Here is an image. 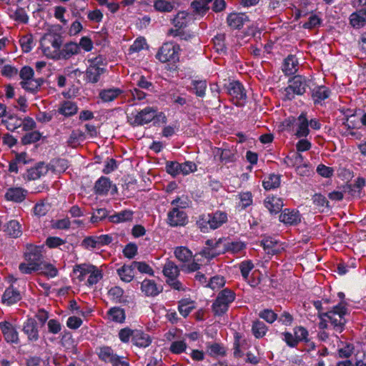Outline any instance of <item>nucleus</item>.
Wrapping results in <instances>:
<instances>
[{
  "mask_svg": "<svg viewBox=\"0 0 366 366\" xmlns=\"http://www.w3.org/2000/svg\"><path fill=\"white\" fill-rule=\"evenodd\" d=\"M62 37L59 34L49 31L41 39L42 53L52 59H69L80 52L79 45L74 41L64 44L62 47Z\"/></svg>",
  "mask_w": 366,
  "mask_h": 366,
  "instance_id": "f257e3e1",
  "label": "nucleus"
},
{
  "mask_svg": "<svg viewBox=\"0 0 366 366\" xmlns=\"http://www.w3.org/2000/svg\"><path fill=\"white\" fill-rule=\"evenodd\" d=\"M153 120L155 123L165 124L167 117L163 112H158L157 109L153 107H147L127 115V122L133 127L143 126Z\"/></svg>",
  "mask_w": 366,
  "mask_h": 366,
  "instance_id": "f03ea898",
  "label": "nucleus"
},
{
  "mask_svg": "<svg viewBox=\"0 0 366 366\" xmlns=\"http://www.w3.org/2000/svg\"><path fill=\"white\" fill-rule=\"evenodd\" d=\"M25 261L19 266L23 274H31L41 269L40 266L44 262L41 247L28 245L24 253Z\"/></svg>",
  "mask_w": 366,
  "mask_h": 366,
  "instance_id": "7ed1b4c3",
  "label": "nucleus"
},
{
  "mask_svg": "<svg viewBox=\"0 0 366 366\" xmlns=\"http://www.w3.org/2000/svg\"><path fill=\"white\" fill-rule=\"evenodd\" d=\"M227 214L223 211H216L212 213L202 215L197 224L203 232H207L208 229H216L227 222Z\"/></svg>",
  "mask_w": 366,
  "mask_h": 366,
  "instance_id": "20e7f679",
  "label": "nucleus"
},
{
  "mask_svg": "<svg viewBox=\"0 0 366 366\" xmlns=\"http://www.w3.org/2000/svg\"><path fill=\"white\" fill-rule=\"evenodd\" d=\"M74 272L77 274L79 281H83L88 276L87 285H94L97 284L103 277V273L97 267L90 264H77L74 268Z\"/></svg>",
  "mask_w": 366,
  "mask_h": 366,
  "instance_id": "39448f33",
  "label": "nucleus"
},
{
  "mask_svg": "<svg viewBox=\"0 0 366 366\" xmlns=\"http://www.w3.org/2000/svg\"><path fill=\"white\" fill-rule=\"evenodd\" d=\"M347 309L344 302H340L339 305L335 306L332 310L327 312L320 314V319L326 317L333 328L338 332H341L345 324V315Z\"/></svg>",
  "mask_w": 366,
  "mask_h": 366,
  "instance_id": "423d86ee",
  "label": "nucleus"
},
{
  "mask_svg": "<svg viewBox=\"0 0 366 366\" xmlns=\"http://www.w3.org/2000/svg\"><path fill=\"white\" fill-rule=\"evenodd\" d=\"M234 299L235 294L232 290L228 289L222 290L212 304V310L214 315H222L224 314Z\"/></svg>",
  "mask_w": 366,
  "mask_h": 366,
  "instance_id": "0eeeda50",
  "label": "nucleus"
},
{
  "mask_svg": "<svg viewBox=\"0 0 366 366\" xmlns=\"http://www.w3.org/2000/svg\"><path fill=\"white\" fill-rule=\"evenodd\" d=\"M179 46L171 42L164 43L159 49L156 57L161 62H175L179 60Z\"/></svg>",
  "mask_w": 366,
  "mask_h": 366,
  "instance_id": "6e6552de",
  "label": "nucleus"
},
{
  "mask_svg": "<svg viewBox=\"0 0 366 366\" xmlns=\"http://www.w3.org/2000/svg\"><path fill=\"white\" fill-rule=\"evenodd\" d=\"M167 172L172 176L179 174L187 175L197 170L196 164L192 162L179 163L177 162H168L166 164Z\"/></svg>",
  "mask_w": 366,
  "mask_h": 366,
  "instance_id": "1a4fd4ad",
  "label": "nucleus"
},
{
  "mask_svg": "<svg viewBox=\"0 0 366 366\" xmlns=\"http://www.w3.org/2000/svg\"><path fill=\"white\" fill-rule=\"evenodd\" d=\"M187 222V215L182 208L174 207L167 213V223L171 227L184 226Z\"/></svg>",
  "mask_w": 366,
  "mask_h": 366,
  "instance_id": "9d476101",
  "label": "nucleus"
},
{
  "mask_svg": "<svg viewBox=\"0 0 366 366\" xmlns=\"http://www.w3.org/2000/svg\"><path fill=\"white\" fill-rule=\"evenodd\" d=\"M308 86L306 79L302 76H295L290 81V84L285 92L288 95V99H292L293 97H290V92L297 95H302L306 92V89Z\"/></svg>",
  "mask_w": 366,
  "mask_h": 366,
  "instance_id": "9b49d317",
  "label": "nucleus"
},
{
  "mask_svg": "<svg viewBox=\"0 0 366 366\" xmlns=\"http://www.w3.org/2000/svg\"><path fill=\"white\" fill-rule=\"evenodd\" d=\"M0 330L7 342L17 344L19 342V334L14 326L9 322H0Z\"/></svg>",
  "mask_w": 366,
  "mask_h": 366,
  "instance_id": "f8f14e48",
  "label": "nucleus"
},
{
  "mask_svg": "<svg viewBox=\"0 0 366 366\" xmlns=\"http://www.w3.org/2000/svg\"><path fill=\"white\" fill-rule=\"evenodd\" d=\"M226 89L228 94L237 101L244 100L247 97L243 86L237 81L229 82L226 86Z\"/></svg>",
  "mask_w": 366,
  "mask_h": 366,
  "instance_id": "ddd939ff",
  "label": "nucleus"
},
{
  "mask_svg": "<svg viewBox=\"0 0 366 366\" xmlns=\"http://www.w3.org/2000/svg\"><path fill=\"white\" fill-rule=\"evenodd\" d=\"M140 290L146 297H155L162 292V287L152 280L145 279L141 283Z\"/></svg>",
  "mask_w": 366,
  "mask_h": 366,
  "instance_id": "4468645a",
  "label": "nucleus"
},
{
  "mask_svg": "<svg viewBox=\"0 0 366 366\" xmlns=\"http://www.w3.org/2000/svg\"><path fill=\"white\" fill-rule=\"evenodd\" d=\"M28 194V191L21 187H10L6 189L4 197L7 201L14 202H23Z\"/></svg>",
  "mask_w": 366,
  "mask_h": 366,
  "instance_id": "2eb2a0df",
  "label": "nucleus"
},
{
  "mask_svg": "<svg viewBox=\"0 0 366 366\" xmlns=\"http://www.w3.org/2000/svg\"><path fill=\"white\" fill-rule=\"evenodd\" d=\"M280 221L285 224H297L301 221V216L298 211L285 209L280 215Z\"/></svg>",
  "mask_w": 366,
  "mask_h": 366,
  "instance_id": "dca6fc26",
  "label": "nucleus"
},
{
  "mask_svg": "<svg viewBox=\"0 0 366 366\" xmlns=\"http://www.w3.org/2000/svg\"><path fill=\"white\" fill-rule=\"evenodd\" d=\"M227 21L230 27L237 29L249 21V17L245 13H231L228 15Z\"/></svg>",
  "mask_w": 366,
  "mask_h": 366,
  "instance_id": "f3484780",
  "label": "nucleus"
},
{
  "mask_svg": "<svg viewBox=\"0 0 366 366\" xmlns=\"http://www.w3.org/2000/svg\"><path fill=\"white\" fill-rule=\"evenodd\" d=\"M132 343L138 347H147L152 343L151 337L141 330H134Z\"/></svg>",
  "mask_w": 366,
  "mask_h": 366,
  "instance_id": "a211bd4d",
  "label": "nucleus"
},
{
  "mask_svg": "<svg viewBox=\"0 0 366 366\" xmlns=\"http://www.w3.org/2000/svg\"><path fill=\"white\" fill-rule=\"evenodd\" d=\"M23 332L26 335L29 341L36 342L39 339V330L36 322L32 319L27 320L23 326Z\"/></svg>",
  "mask_w": 366,
  "mask_h": 366,
  "instance_id": "6ab92c4d",
  "label": "nucleus"
},
{
  "mask_svg": "<svg viewBox=\"0 0 366 366\" xmlns=\"http://www.w3.org/2000/svg\"><path fill=\"white\" fill-rule=\"evenodd\" d=\"M264 204L271 214L278 213L284 205L282 199L276 196L267 197Z\"/></svg>",
  "mask_w": 366,
  "mask_h": 366,
  "instance_id": "aec40b11",
  "label": "nucleus"
},
{
  "mask_svg": "<svg viewBox=\"0 0 366 366\" xmlns=\"http://www.w3.org/2000/svg\"><path fill=\"white\" fill-rule=\"evenodd\" d=\"M297 129L296 136L298 137H305L309 134V122L307 119L306 114H301L297 119L296 122Z\"/></svg>",
  "mask_w": 366,
  "mask_h": 366,
  "instance_id": "412c9836",
  "label": "nucleus"
},
{
  "mask_svg": "<svg viewBox=\"0 0 366 366\" xmlns=\"http://www.w3.org/2000/svg\"><path fill=\"white\" fill-rule=\"evenodd\" d=\"M297 59L293 55H289L284 61L282 71L287 76L295 74L298 70Z\"/></svg>",
  "mask_w": 366,
  "mask_h": 366,
  "instance_id": "4be33fe9",
  "label": "nucleus"
},
{
  "mask_svg": "<svg viewBox=\"0 0 366 366\" xmlns=\"http://www.w3.org/2000/svg\"><path fill=\"white\" fill-rule=\"evenodd\" d=\"M21 300L20 292L13 287L7 288L3 294L2 302L6 305H11Z\"/></svg>",
  "mask_w": 366,
  "mask_h": 366,
  "instance_id": "5701e85b",
  "label": "nucleus"
},
{
  "mask_svg": "<svg viewBox=\"0 0 366 366\" xmlns=\"http://www.w3.org/2000/svg\"><path fill=\"white\" fill-rule=\"evenodd\" d=\"M134 269L133 262L130 265L124 264L117 269V274L122 281L130 282L134 277Z\"/></svg>",
  "mask_w": 366,
  "mask_h": 366,
  "instance_id": "b1692460",
  "label": "nucleus"
},
{
  "mask_svg": "<svg viewBox=\"0 0 366 366\" xmlns=\"http://www.w3.org/2000/svg\"><path fill=\"white\" fill-rule=\"evenodd\" d=\"M107 317L111 321L123 323L126 319L125 311L119 307H114L108 310Z\"/></svg>",
  "mask_w": 366,
  "mask_h": 366,
  "instance_id": "393cba45",
  "label": "nucleus"
},
{
  "mask_svg": "<svg viewBox=\"0 0 366 366\" xmlns=\"http://www.w3.org/2000/svg\"><path fill=\"white\" fill-rule=\"evenodd\" d=\"M1 122L2 124L6 126V129L11 132L21 127L23 124L22 119L15 114L7 115Z\"/></svg>",
  "mask_w": 366,
  "mask_h": 366,
  "instance_id": "a878e982",
  "label": "nucleus"
},
{
  "mask_svg": "<svg viewBox=\"0 0 366 366\" xmlns=\"http://www.w3.org/2000/svg\"><path fill=\"white\" fill-rule=\"evenodd\" d=\"M97 355L98 357L104 362L111 363L114 361L116 354L114 352L112 347L108 346L100 347L97 349Z\"/></svg>",
  "mask_w": 366,
  "mask_h": 366,
  "instance_id": "bb28decb",
  "label": "nucleus"
},
{
  "mask_svg": "<svg viewBox=\"0 0 366 366\" xmlns=\"http://www.w3.org/2000/svg\"><path fill=\"white\" fill-rule=\"evenodd\" d=\"M176 2L169 0H155L154 1V8L156 11L162 13H169L174 9Z\"/></svg>",
  "mask_w": 366,
  "mask_h": 366,
  "instance_id": "cd10ccee",
  "label": "nucleus"
},
{
  "mask_svg": "<svg viewBox=\"0 0 366 366\" xmlns=\"http://www.w3.org/2000/svg\"><path fill=\"white\" fill-rule=\"evenodd\" d=\"M281 182V176L276 174H270L265 177L262 185L266 190L276 189L280 187Z\"/></svg>",
  "mask_w": 366,
  "mask_h": 366,
  "instance_id": "c85d7f7f",
  "label": "nucleus"
},
{
  "mask_svg": "<svg viewBox=\"0 0 366 366\" xmlns=\"http://www.w3.org/2000/svg\"><path fill=\"white\" fill-rule=\"evenodd\" d=\"M103 72V68L99 67L96 64H92L86 69V80L91 83H97Z\"/></svg>",
  "mask_w": 366,
  "mask_h": 366,
  "instance_id": "c756f323",
  "label": "nucleus"
},
{
  "mask_svg": "<svg viewBox=\"0 0 366 366\" xmlns=\"http://www.w3.org/2000/svg\"><path fill=\"white\" fill-rule=\"evenodd\" d=\"M47 169L44 164H39L36 167L28 169L24 178L28 180H35L44 175Z\"/></svg>",
  "mask_w": 366,
  "mask_h": 366,
  "instance_id": "7c9ffc66",
  "label": "nucleus"
},
{
  "mask_svg": "<svg viewBox=\"0 0 366 366\" xmlns=\"http://www.w3.org/2000/svg\"><path fill=\"white\" fill-rule=\"evenodd\" d=\"M350 23L352 27L360 29L366 24V19L362 9L352 13L350 16Z\"/></svg>",
  "mask_w": 366,
  "mask_h": 366,
  "instance_id": "2f4dec72",
  "label": "nucleus"
},
{
  "mask_svg": "<svg viewBox=\"0 0 366 366\" xmlns=\"http://www.w3.org/2000/svg\"><path fill=\"white\" fill-rule=\"evenodd\" d=\"M284 163L290 167H297L304 162L303 156L297 152H290L283 160Z\"/></svg>",
  "mask_w": 366,
  "mask_h": 366,
  "instance_id": "473e14b6",
  "label": "nucleus"
},
{
  "mask_svg": "<svg viewBox=\"0 0 366 366\" xmlns=\"http://www.w3.org/2000/svg\"><path fill=\"white\" fill-rule=\"evenodd\" d=\"M330 96V90L324 86H317L313 89L312 97L315 103H319L326 99Z\"/></svg>",
  "mask_w": 366,
  "mask_h": 366,
  "instance_id": "72a5a7b5",
  "label": "nucleus"
},
{
  "mask_svg": "<svg viewBox=\"0 0 366 366\" xmlns=\"http://www.w3.org/2000/svg\"><path fill=\"white\" fill-rule=\"evenodd\" d=\"M264 250L267 254H274L279 252L280 249V245L278 242L272 237H267L262 242Z\"/></svg>",
  "mask_w": 366,
  "mask_h": 366,
  "instance_id": "f704fd0d",
  "label": "nucleus"
},
{
  "mask_svg": "<svg viewBox=\"0 0 366 366\" xmlns=\"http://www.w3.org/2000/svg\"><path fill=\"white\" fill-rule=\"evenodd\" d=\"M122 93V91L118 88H109L104 89L99 93V97L104 102H109L114 100Z\"/></svg>",
  "mask_w": 366,
  "mask_h": 366,
  "instance_id": "c9c22d12",
  "label": "nucleus"
},
{
  "mask_svg": "<svg viewBox=\"0 0 366 366\" xmlns=\"http://www.w3.org/2000/svg\"><path fill=\"white\" fill-rule=\"evenodd\" d=\"M163 274L167 280L177 277L179 274L178 267L172 261H167L163 267Z\"/></svg>",
  "mask_w": 366,
  "mask_h": 366,
  "instance_id": "e433bc0d",
  "label": "nucleus"
},
{
  "mask_svg": "<svg viewBox=\"0 0 366 366\" xmlns=\"http://www.w3.org/2000/svg\"><path fill=\"white\" fill-rule=\"evenodd\" d=\"M43 83V80L41 78L31 79L25 81H21L20 84L23 89L27 92L35 93L39 91L40 86Z\"/></svg>",
  "mask_w": 366,
  "mask_h": 366,
  "instance_id": "4c0bfd02",
  "label": "nucleus"
},
{
  "mask_svg": "<svg viewBox=\"0 0 366 366\" xmlns=\"http://www.w3.org/2000/svg\"><path fill=\"white\" fill-rule=\"evenodd\" d=\"M224 247L225 253L237 254L245 248V244L241 241H232L225 238Z\"/></svg>",
  "mask_w": 366,
  "mask_h": 366,
  "instance_id": "58836bf2",
  "label": "nucleus"
},
{
  "mask_svg": "<svg viewBox=\"0 0 366 366\" xmlns=\"http://www.w3.org/2000/svg\"><path fill=\"white\" fill-rule=\"evenodd\" d=\"M58 112L66 117L72 116L77 112V106L74 102L65 101L59 107Z\"/></svg>",
  "mask_w": 366,
  "mask_h": 366,
  "instance_id": "ea45409f",
  "label": "nucleus"
},
{
  "mask_svg": "<svg viewBox=\"0 0 366 366\" xmlns=\"http://www.w3.org/2000/svg\"><path fill=\"white\" fill-rule=\"evenodd\" d=\"M112 183L109 178L105 177H100L95 184L96 193L99 194H107L111 188Z\"/></svg>",
  "mask_w": 366,
  "mask_h": 366,
  "instance_id": "a19ab883",
  "label": "nucleus"
},
{
  "mask_svg": "<svg viewBox=\"0 0 366 366\" xmlns=\"http://www.w3.org/2000/svg\"><path fill=\"white\" fill-rule=\"evenodd\" d=\"M225 238H219V239H207L206 241V246L211 247L214 252H217L218 255L225 253L224 247Z\"/></svg>",
  "mask_w": 366,
  "mask_h": 366,
  "instance_id": "79ce46f5",
  "label": "nucleus"
},
{
  "mask_svg": "<svg viewBox=\"0 0 366 366\" xmlns=\"http://www.w3.org/2000/svg\"><path fill=\"white\" fill-rule=\"evenodd\" d=\"M174 255L182 262H188L193 257L192 252L185 247H177L174 250Z\"/></svg>",
  "mask_w": 366,
  "mask_h": 366,
  "instance_id": "37998d69",
  "label": "nucleus"
},
{
  "mask_svg": "<svg viewBox=\"0 0 366 366\" xmlns=\"http://www.w3.org/2000/svg\"><path fill=\"white\" fill-rule=\"evenodd\" d=\"M194 302L189 299H183L179 302V312L184 317H187L194 309Z\"/></svg>",
  "mask_w": 366,
  "mask_h": 366,
  "instance_id": "c03bdc74",
  "label": "nucleus"
},
{
  "mask_svg": "<svg viewBox=\"0 0 366 366\" xmlns=\"http://www.w3.org/2000/svg\"><path fill=\"white\" fill-rule=\"evenodd\" d=\"M133 213L129 210L122 211L116 214L109 216V221L114 223H119L132 219Z\"/></svg>",
  "mask_w": 366,
  "mask_h": 366,
  "instance_id": "a18cd8bd",
  "label": "nucleus"
},
{
  "mask_svg": "<svg viewBox=\"0 0 366 366\" xmlns=\"http://www.w3.org/2000/svg\"><path fill=\"white\" fill-rule=\"evenodd\" d=\"M237 198L239 200L238 208L240 209H244L252 204V195L249 192L239 193Z\"/></svg>",
  "mask_w": 366,
  "mask_h": 366,
  "instance_id": "49530a36",
  "label": "nucleus"
},
{
  "mask_svg": "<svg viewBox=\"0 0 366 366\" xmlns=\"http://www.w3.org/2000/svg\"><path fill=\"white\" fill-rule=\"evenodd\" d=\"M7 234L14 238L21 234V225L16 220H11L6 226Z\"/></svg>",
  "mask_w": 366,
  "mask_h": 366,
  "instance_id": "de8ad7c7",
  "label": "nucleus"
},
{
  "mask_svg": "<svg viewBox=\"0 0 366 366\" xmlns=\"http://www.w3.org/2000/svg\"><path fill=\"white\" fill-rule=\"evenodd\" d=\"M40 267L41 269H39L38 272H40L48 277H54L58 274L57 269L53 264L44 261L42 262Z\"/></svg>",
  "mask_w": 366,
  "mask_h": 366,
  "instance_id": "09e8293b",
  "label": "nucleus"
},
{
  "mask_svg": "<svg viewBox=\"0 0 366 366\" xmlns=\"http://www.w3.org/2000/svg\"><path fill=\"white\" fill-rule=\"evenodd\" d=\"M188 14L185 11H179L172 20L174 26L178 29L186 26L187 24Z\"/></svg>",
  "mask_w": 366,
  "mask_h": 366,
  "instance_id": "8fccbe9b",
  "label": "nucleus"
},
{
  "mask_svg": "<svg viewBox=\"0 0 366 366\" xmlns=\"http://www.w3.org/2000/svg\"><path fill=\"white\" fill-rule=\"evenodd\" d=\"M134 269H137L142 274H147L150 276H154V272L153 269L144 262H133Z\"/></svg>",
  "mask_w": 366,
  "mask_h": 366,
  "instance_id": "3c124183",
  "label": "nucleus"
},
{
  "mask_svg": "<svg viewBox=\"0 0 366 366\" xmlns=\"http://www.w3.org/2000/svg\"><path fill=\"white\" fill-rule=\"evenodd\" d=\"M252 330L257 338H260L265 335L267 327L264 322L257 321L253 323Z\"/></svg>",
  "mask_w": 366,
  "mask_h": 366,
  "instance_id": "603ef678",
  "label": "nucleus"
},
{
  "mask_svg": "<svg viewBox=\"0 0 366 366\" xmlns=\"http://www.w3.org/2000/svg\"><path fill=\"white\" fill-rule=\"evenodd\" d=\"M214 155L216 157L219 156V159L222 162H224L225 163L232 162L233 160V154L229 149L216 148L214 151Z\"/></svg>",
  "mask_w": 366,
  "mask_h": 366,
  "instance_id": "864d4df0",
  "label": "nucleus"
},
{
  "mask_svg": "<svg viewBox=\"0 0 366 366\" xmlns=\"http://www.w3.org/2000/svg\"><path fill=\"white\" fill-rule=\"evenodd\" d=\"M41 134L38 131H33L26 134L21 138V142L23 144H29L36 142L41 139Z\"/></svg>",
  "mask_w": 366,
  "mask_h": 366,
  "instance_id": "5fc2aeb1",
  "label": "nucleus"
},
{
  "mask_svg": "<svg viewBox=\"0 0 366 366\" xmlns=\"http://www.w3.org/2000/svg\"><path fill=\"white\" fill-rule=\"evenodd\" d=\"M123 295V289L118 286L112 287L108 292L109 298L115 302H121Z\"/></svg>",
  "mask_w": 366,
  "mask_h": 366,
  "instance_id": "6e6d98bb",
  "label": "nucleus"
},
{
  "mask_svg": "<svg viewBox=\"0 0 366 366\" xmlns=\"http://www.w3.org/2000/svg\"><path fill=\"white\" fill-rule=\"evenodd\" d=\"M33 37L31 35H26L22 36L20 40V44L24 52L28 53L33 48Z\"/></svg>",
  "mask_w": 366,
  "mask_h": 366,
  "instance_id": "4d7b16f0",
  "label": "nucleus"
},
{
  "mask_svg": "<svg viewBox=\"0 0 366 366\" xmlns=\"http://www.w3.org/2000/svg\"><path fill=\"white\" fill-rule=\"evenodd\" d=\"M108 216V212L106 209L100 208L97 209L92 213L90 219V222L93 224L98 223L103 220Z\"/></svg>",
  "mask_w": 366,
  "mask_h": 366,
  "instance_id": "13d9d810",
  "label": "nucleus"
},
{
  "mask_svg": "<svg viewBox=\"0 0 366 366\" xmlns=\"http://www.w3.org/2000/svg\"><path fill=\"white\" fill-rule=\"evenodd\" d=\"M312 200L313 204L319 208V209H322L323 211V208L328 207V201L322 194L317 193L315 194Z\"/></svg>",
  "mask_w": 366,
  "mask_h": 366,
  "instance_id": "bf43d9fd",
  "label": "nucleus"
},
{
  "mask_svg": "<svg viewBox=\"0 0 366 366\" xmlns=\"http://www.w3.org/2000/svg\"><path fill=\"white\" fill-rule=\"evenodd\" d=\"M133 335L134 330H132L129 327H124L119 330V338L122 342L127 343L130 340L132 341Z\"/></svg>",
  "mask_w": 366,
  "mask_h": 366,
  "instance_id": "052dcab7",
  "label": "nucleus"
},
{
  "mask_svg": "<svg viewBox=\"0 0 366 366\" xmlns=\"http://www.w3.org/2000/svg\"><path fill=\"white\" fill-rule=\"evenodd\" d=\"M225 284L224 277L220 276H214L210 279L209 282L207 286L212 290H218L223 287Z\"/></svg>",
  "mask_w": 366,
  "mask_h": 366,
  "instance_id": "680f3d73",
  "label": "nucleus"
},
{
  "mask_svg": "<svg viewBox=\"0 0 366 366\" xmlns=\"http://www.w3.org/2000/svg\"><path fill=\"white\" fill-rule=\"evenodd\" d=\"M254 264L251 261L242 262L240 265L241 274L244 280H247L250 271L253 269Z\"/></svg>",
  "mask_w": 366,
  "mask_h": 366,
  "instance_id": "e2e57ef3",
  "label": "nucleus"
},
{
  "mask_svg": "<svg viewBox=\"0 0 366 366\" xmlns=\"http://www.w3.org/2000/svg\"><path fill=\"white\" fill-rule=\"evenodd\" d=\"M187 344L183 340L174 341L171 344L170 350L174 354H179L185 350Z\"/></svg>",
  "mask_w": 366,
  "mask_h": 366,
  "instance_id": "0e129e2a",
  "label": "nucleus"
},
{
  "mask_svg": "<svg viewBox=\"0 0 366 366\" xmlns=\"http://www.w3.org/2000/svg\"><path fill=\"white\" fill-rule=\"evenodd\" d=\"M192 6L197 13L201 15L205 14L209 9V6H207V2H204V1L202 0L194 1L192 4Z\"/></svg>",
  "mask_w": 366,
  "mask_h": 366,
  "instance_id": "69168bd1",
  "label": "nucleus"
},
{
  "mask_svg": "<svg viewBox=\"0 0 366 366\" xmlns=\"http://www.w3.org/2000/svg\"><path fill=\"white\" fill-rule=\"evenodd\" d=\"M49 209V205L44 202L37 203L34 208V213L36 216H44Z\"/></svg>",
  "mask_w": 366,
  "mask_h": 366,
  "instance_id": "338daca9",
  "label": "nucleus"
},
{
  "mask_svg": "<svg viewBox=\"0 0 366 366\" xmlns=\"http://www.w3.org/2000/svg\"><path fill=\"white\" fill-rule=\"evenodd\" d=\"M317 172L322 177L329 178L333 175L334 170L331 167L320 164L317 167Z\"/></svg>",
  "mask_w": 366,
  "mask_h": 366,
  "instance_id": "774afa93",
  "label": "nucleus"
}]
</instances>
